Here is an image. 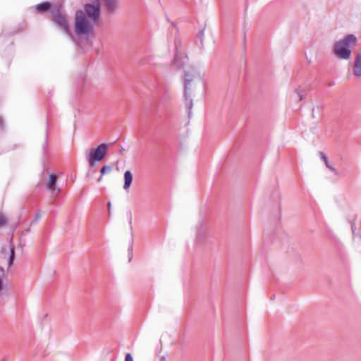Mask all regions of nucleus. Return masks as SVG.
I'll use <instances>...</instances> for the list:
<instances>
[{"instance_id": "f257e3e1", "label": "nucleus", "mask_w": 361, "mask_h": 361, "mask_svg": "<svg viewBox=\"0 0 361 361\" xmlns=\"http://www.w3.org/2000/svg\"><path fill=\"white\" fill-rule=\"evenodd\" d=\"M357 43L356 37L350 34L343 39L336 42L334 47V53L339 59H349L351 56V48Z\"/></svg>"}, {"instance_id": "f03ea898", "label": "nucleus", "mask_w": 361, "mask_h": 361, "mask_svg": "<svg viewBox=\"0 0 361 361\" xmlns=\"http://www.w3.org/2000/svg\"><path fill=\"white\" fill-rule=\"evenodd\" d=\"M196 79H201V75L199 71H197L194 68H192L190 71L187 72L185 74L184 77V97L186 101V106L188 107L189 111V116L191 114V109L192 108V99L190 97L189 94V90L190 88L191 82L194 81Z\"/></svg>"}, {"instance_id": "7ed1b4c3", "label": "nucleus", "mask_w": 361, "mask_h": 361, "mask_svg": "<svg viewBox=\"0 0 361 361\" xmlns=\"http://www.w3.org/2000/svg\"><path fill=\"white\" fill-rule=\"evenodd\" d=\"M75 33L80 35H88L92 32V27L88 20L85 13L82 10H78L75 13Z\"/></svg>"}, {"instance_id": "20e7f679", "label": "nucleus", "mask_w": 361, "mask_h": 361, "mask_svg": "<svg viewBox=\"0 0 361 361\" xmlns=\"http://www.w3.org/2000/svg\"><path fill=\"white\" fill-rule=\"evenodd\" d=\"M109 147V144L103 143L97 146L96 148H92L89 151H86V159L91 168L95 166V163L97 161L104 160L107 154Z\"/></svg>"}, {"instance_id": "39448f33", "label": "nucleus", "mask_w": 361, "mask_h": 361, "mask_svg": "<svg viewBox=\"0 0 361 361\" xmlns=\"http://www.w3.org/2000/svg\"><path fill=\"white\" fill-rule=\"evenodd\" d=\"M51 20L64 33L71 35L66 16L61 11L60 7L56 6L54 11H51Z\"/></svg>"}, {"instance_id": "423d86ee", "label": "nucleus", "mask_w": 361, "mask_h": 361, "mask_svg": "<svg viewBox=\"0 0 361 361\" xmlns=\"http://www.w3.org/2000/svg\"><path fill=\"white\" fill-rule=\"evenodd\" d=\"M87 18L97 22L100 17L101 7L99 0H92V3H87L84 6V11Z\"/></svg>"}, {"instance_id": "0eeeda50", "label": "nucleus", "mask_w": 361, "mask_h": 361, "mask_svg": "<svg viewBox=\"0 0 361 361\" xmlns=\"http://www.w3.org/2000/svg\"><path fill=\"white\" fill-rule=\"evenodd\" d=\"M103 4L108 14H114L119 8V0H103Z\"/></svg>"}, {"instance_id": "6e6552de", "label": "nucleus", "mask_w": 361, "mask_h": 361, "mask_svg": "<svg viewBox=\"0 0 361 361\" xmlns=\"http://www.w3.org/2000/svg\"><path fill=\"white\" fill-rule=\"evenodd\" d=\"M56 181L57 176L54 174H49V180L47 183V188L54 196H57L60 192V189L56 188Z\"/></svg>"}, {"instance_id": "1a4fd4ad", "label": "nucleus", "mask_w": 361, "mask_h": 361, "mask_svg": "<svg viewBox=\"0 0 361 361\" xmlns=\"http://www.w3.org/2000/svg\"><path fill=\"white\" fill-rule=\"evenodd\" d=\"M353 73L356 77L361 76V53L357 54L355 56Z\"/></svg>"}, {"instance_id": "9d476101", "label": "nucleus", "mask_w": 361, "mask_h": 361, "mask_svg": "<svg viewBox=\"0 0 361 361\" xmlns=\"http://www.w3.org/2000/svg\"><path fill=\"white\" fill-rule=\"evenodd\" d=\"M133 176L130 171H126L124 173V185L123 189L128 190L133 182Z\"/></svg>"}, {"instance_id": "9b49d317", "label": "nucleus", "mask_w": 361, "mask_h": 361, "mask_svg": "<svg viewBox=\"0 0 361 361\" xmlns=\"http://www.w3.org/2000/svg\"><path fill=\"white\" fill-rule=\"evenodd\" d=\"M52 4L48 1L42 2L36 6V10L39 13H45L51 9Z\"/></svg>"}, {"instance_id": "f8f14e48", "label": "nucleus", "mask_w": 361, "mask_h": 361, "mask_svg": "<svg viewBox=\"0 0 361 361\" xmlns=\"http://www.w3.org/2000/svg\"><path fill=\"white\" fill-rule=\"evenodd\" d=\"M319 156H320V158L321 159H322L324 161V164L326 165V166L331 171L333 172L335 175H338V173L337 171V170L334 168L329 163V161H328V158L326 156V154L322 152H319Z\"/></svg>"}, {"instance_id": "ddd939ff", "label": "nucleus", "mask_w": 361, "mask_h": 361, "mask_svg": "<svg viewBox=\"0 0 361 361\" xmlns=\"http://www.w3.org/2000/svg\"><path fill=\"white\" fill-rule=\"evenodd\" d=\"M10 243H11V245L9 247L10 254H9L8 259L7 260V264L8 267L11 266L13 264V261L15 259V250H14V246L13 244V235L11 236Z\"/></svg>"}, {"instance_id": "4468645a", "label": "nucleus", "mask_w": 361, "mask_h": 361, "mask_svg": "<svg viewBox=\"0 0 361 361\" xmlns=\"http://www.w3.org/2000/svg\"><path fill=\"white\" fill-rule=\"evenodd\" d=\"M7 255V250L6 247L2 246L0 250V262L1 263L3 260L6 259Z\"/></svg>"}, {"instance_id": "2eb2a0df", "label": "nucleus", "mask_w": 361, "mask_h": 361, "mask_svg": "<svg viewBox=\"0 0 361 361\" xmlns=\"http://www.w3.org/2000/svg\"><path fill=\"white\" fill-rule=\"evenodd\" d=\"M112 169H113L111 166L104 165L100 169V174L102 176H103V175L106 174V173H110L111 171H112Z\"/></svg>"}, {"instance_id": "dca6fc26", "label": "nucleus", "mask_w": 361, "mask_h": 361, "mask_svg": "<svg viewBox=\"0 0 361 361\" xmlns=\"http://www.w3.org/2000/svg\"><path fill=\"white\" fill-rule=\"evenodd\" d=\"M133 240H131V242L129 245L128 247V259L130 262L133 259Z\"/></svg>"}, {"instance_id": "f3484780", "label": "nucleus", "mask_w": 361, "mask_h": 361, "mask_svg": "<svg viewBox=\"0 0 361 361\" xmlns=\"http://www.w3.org/2000/svg\"><path fill=\"white\" fill-rule=\"evenodd\" d=\"M6 222V216L4 215H3L2 214H0V227L5 225Z\"/></svg>"}, {"instance_id": "a211bd4d", "label": "nucleus", "mask_w": 361, "mask_h": 361, "mask_svg": "<svg viewBox=\"0 0 361 361\" xmlns=\"http://www.w3.org/2000/svg\"><path fill=\"white\" fill-rule=\"evenodd\" d=\"M197 37L200 39L202 46H203L204 30H200L197 33Z\"/></svg>"}, {"instance_id": "6ab92c4d", "label": "nucleus", "mask_w": 361, "mask_h": 361, "mask_svg": "<svg viewBox=\"0 0 361 361\" xmlns=\"http://www.w3.org/2000/svg\"><path fill=\"white\" fill-rule=\"evenodd\" d=\"M203 233H204V231L202 229V226H200V227L198 228L197 235V238L198 240H201L202 235L203 234Z\"/></svg>"}, {"instance_id": "aec40b11", "label": "nucleus", "mask_w": 361, "mask_h": 361, "mask_svg": "<svg viewBox=\"0 0 361 361\" xmlns=\"http://www.w3.org/2000/svg\"><path fill=\"white\" fill-rule=\"evenodd\" d=\"M40 217H41V214H40L39 212H37L32 223L37 222L39 219Z\"/></svg>"}, {"instance_id": "412c9836", "label": "nucleus", "mask_w": 361, "mask_h": 361, "mask_svg": "<svg viewBox=\"0 0 361 361\" xmlns=\"http://www.w3.org/2000/svg\"><path fill=\"white\" fill-rule=\"evenodd\" d=\"M125 361H133V356L130 353H127L126 355Z\"/></svg>"}, {"instance_id": "4be33fe9", "label": "nucleus", "mask_w": 361, "mask_h": 361, "mask_svg": "<svg viewBox=\"0 0 361 361\" xmlns=\"http://www.w3.org/2000/svg\"><path fill=\"white\" fill-rule=\"evenodd\" d=\"M4 129V120L1 117H0V130Z\"/></svg>"}, {"instance_id": "5701e85b", "label": "nucleus", "mask_w": 361, "mask_h": 361, "mask_svg": "<svg viewBox=\"0 0 361 361\" xmlns=\"http://www.w3.org/2000/svg\"><path fill=\"white\" fill-rule=\"evenodd\" d=\"M129 224L130 226V228L132 229V214L130 212H129Z\"/></svg>"}, {"instance_id": "b1692460", "label": "nucleus", "mask_w": 361, "mask_h": 361, "mask_svg": "<svg viewBox=\"0 0 361 361\" xmlns=\"http://www.w3.org/2000/svg\"><path fill=\"white\" fill-rule=\"evenodd\" d=\"M297 93L299 97V100H302L303 96L300 94V92L298 90H297Z\"/></svg>"}, {"instance_id": "393cba45", "label": "nucleus", "mask_w": 361, "mask_h": 361, "mask_svg": "<svg viewBox=\"0 0 361 361\" xmlns=\"http://www.w3.org/2000/svg\"><path fill=\"white\" fill-rule=\"evenodd\" d=\"M3 300H4V295H0V305L1 304Z\"/></svg>"}, {"instance_id": "a878e982", "label": "nucleus", "mask_w": 361, "mask_h": 361, "mask_svg": "<svg viewBox=\"0 0 361 361\" xmlns=\"http://www.w3.org/2000/svg\"><path fill=\"white\" fill-rule=\"evenodd\" d=\"M334 85H335V82L334 81H332V82H329L328 85H329V87H331Z\"/></svg>"}, {"instance_id": "bb28decb", "label": "nucleus", "mask_w": 361, "mask_h": 361, "mask_svg": "<svg viewBox=\"0 0 361 361\" xmlns=\"http://www.w3.org/2000/svg\"><path fill=\"white\" fill-rule=\"evenodd\" d=\"M102 176L100 174V176H99V178L97 179V181H98V182H100V181H102Z\"/></svg>"}, {"instance_id": "cd10ccee", "label": "nucleus", "mask_w": 361, "mask_h": 361, "mask_svg": "<svg viewBox=\"0 0 361 361\" xmlns=\"http://www.w3.org/2000/svg\"><path fill=\"white\" fill-rule=\"evenodd\" d=\"M275 298V295H272V296L270 298V300H274Z\"/></svg>"}, {"instance_id": "c85d7f7f", "label": "nucleus", "mask_w": 361, "mask_h": 361, "mask_svg": "<svg viewBox=\"0 0 361 361\" xmlns=\"http://www.w3.org/2000/svg\"><path fill=\"white\" fill-rule=\"evenodd\" d=\"M108 207H109V209L111 207V202H108ZM109 213H110V210L109 209Z\"/></svg>"}, {"instance_id": "c756f323", "label": "nucleus", "mask_w": 361, "mask_h": 361, "mask_svg": "<svg viewBox=\"0 0 361 361\" xmlns=\"http://www.w3.org/2000/svg\"><path fill=\"white\" fill-rule=\"evenodd\" d=\"M0 271H1V273H4V268L0 267Z\"/></svg>"}, {"instance_id": "7c9ffc66", "label": "nucleus", "mask_w": 361, "mask_h": 361, "mask_svg": "<svg viewBox=\"0 0 361 361\" xmlns=\"http://www.w3.org/2000/svg\"><path fill=\"white\" fill-rule=\"evenodd\" d=\"M352 230H353V234L355 235V230H354V226L353 225L352 226Z\"/></svg>"}, {"instance_id": "2f4dec72", "label": "nucleus", "mask_w": 361, "mask_h": 361, "mask_svg": "<svg viewBox=\"0 0 361 361\" xmlns=\"http://www.w3.org/2000/svg\"><path fill=\"white\" fill-rule=\"evenodd\" d=\"M314 108L312 109V115L314 116Z\"/></svg>"}]
</instances>
